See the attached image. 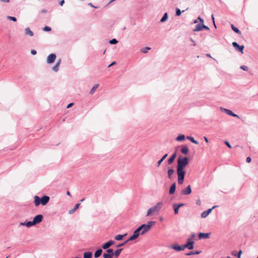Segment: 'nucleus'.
<instances>
[{
  "instance_id": "f257e3e1",
  "label": "nucleus",
  "mask_w": 258,
  "mask_h": 258,
  "mask_svg": "<svg viewBox=\"0 0 258 258\" xmlns=\"http://www.w3.org/2000/svg\"><path fill=\"white\" fill-rule=\"evenodd\" d=\"M189 159L187 157L179 156L177 160V174L178 183L182 184L184 180L186 171L184 168L188 164Z\"/></svg>"
},
{
  "instance_id": "f03ea898",
  "label": "nucleus",
  "mask_w": 258,
  "mask_h": 258,
  "mask_svg": "<svg viewBox=\"0 0 258 258\" xmlns=\"http://www.w3.org/2000/svg\"><path fill=\"white\" fill-rule=\"evenodd\" d=\"M163 203L161 202H158L154 206L150 208L147 211L146 216H148L154 213H157L159 211L161 208Z\"/></svg>"
},
{
  "instance_id": "7ed1b4c3",
  "label": "nucleus",
  "mask_w": 258,
  "mask_h": 258,
  "mask_svg": "<svg viewBox=\"0 0 258 258\" xmlns=\"http://www.w3.org/2000/svg\"><path fill=\"white\" fill-rule=\"evenodd\" d=\"M194 243L195 242L192 240H191V238H188L187 239V242L185 244H183V248L185 249V248H188L189 250H191L194 247Z\"/></svg>"
},
{
  "instance_id": "20e7f679",
  "label": "nucleus",
  "mask_w": 258,
  "mask_h": 258,
  "mask_svg": "<svg viewBox=\"0 0 258 258\" xmlns=\"http://www.w3.org/2000/svg\"><path fill=\"white\" fill-rule=\"evenodd\" d=\"M43 216L41 214L37 215L33 218V221L35 225L41 223L42 221Z\"/></svg>"
},
{
  "instance_id": "39448f33",
  "label": "nucleus",
  "mask_w": 258,
  "mask_h": 258,
  "mask_svg": "<svg viewBox=\"0 0 258 258\" xmlns=\"http://www.w3.org/2000/svg\"><path fill=\"white\" fill-rule=\"evenodd\" d=\"M56 55L55 53H51L48 55L47 57V63L50 64L52 63L55 60Z\"/></svg>"
},
{
  "instance_id": "423d86ee",
  "label": "nucleus",
  "mask_w": 258,
  "mask_h": 258,
  "mask_svg": "<svg viewBox=\"0 0 258 258\" xmlns=\"http://www.w3.org/2000/svg\"><path fill=\"white\" fill-rule=\"evenodd\" d=\"M216 207V206H214L212 208L209 209L207 210L204 211L201 214V217L202 218H206L212 212V210Z\"/></svg>"
},
{
  "instance_id": "0eeeda50",
  "label": "nucleus",
  "mask_w": 258,
  "mask_h": 258,
  "mask_svg": "<svg viewBox=\"0 0 258 258\" xmlns=\"http://www.w3.org/2000/svg\"><path fill=\"white\" fill-rule=\"evenodd\" d=\"M115 242L112 240H110L104 243L101 246L102 248L104 249H107L108 248H109L111 245L114 244Z\"/></svg>"
},
{
  "instance_id": "6e6552de",
  "label": "nucleus",
  "mask_w": 258,
  "mask_h": 258,
  "mask_svg": "<svg viewBox=\"0 0 258 258\" xmlns=\"http://www.w3.org/2000/svg\"><path fill=\"white\" fill-rule=\"evenodd\" d=\"M140 235V233L136 229L132 236L127 239V241H132L136 239Z\"/></svg>"
},
{
  "instance_id": "1a4fd4ad",
  "label": "nucleus",
  "mask_w": 258,
  "mask_h": 258,
  "mask_svg": "<svg viewBox=\"0 0 258 258\" xmlns=\"http://www.w3.org/2000/svg\"><path fill=\"white\" fill-rule=\"evenodd\" d=\"M171 248L177 251H180L184 249L183 245H179L177 244L172 245Z\"/></svg>"
},
{
  "instance_id": "9d476101",
  "label": "nucleus",
  "mask_w": 258,
  "mask_h": 258,
  "mask_svg": "<svg viewBox=\"0 0 258 258\" xmlns=\"http://www.w3.org/2000/svg\"><path fill=\"white\" fill-rule=\"evenodd\" d=\"M210 233H203L200 232L198 234V237L200 239H208L210 237Z\"/></svg>"
},
{
  "instance_id": "9b49d317",
  "label": "nucleus",
  "mask_w": 258,
  "mask_h": 258,
  "mask_svg": "<svg viewBox=\"0 0 258 258\" xmlns=\"http://www.w3.org/2000/svg\"><path fill=\"white\" fill-rule=\"evenodd\" d=\"M41 200L42 201V205L45 206L49 202L50 198L48 196L44 195L41 198Z\"/></svg>"
},
{
  "instance_id": "f8f14e48",
  "label": "nucleus",
  "mask_w": 258,
  "mask_h": 258,
  "mask_svg": "<svg viewBox=\"0 0 258 258\" xmlns=\"http://www.w3.org/2000/svg\"><path fill=\"white\" fill-rule=\"evenodd\" d=\"M191 192V186L188 185L184 189L181 191V194L183 195H188Z\"/></svg>"
},
{
  "instance_id": "ddd939ff",
  "label": "nucleus",
  "mask_w": 258,
  "mask_h": 258,
  "mask_svg": "<svg viewBox=\"0 0 258 258\" xmlns=\"http://www.w3.org/2000/svg\"><path fill=\"white\" fill-rule=\"evenodd\" d=\"M35 224L33 221H26L24 222H21L20 223V226H25L27 227H30L33 226H34Z\"/></svg>"
},
{
  "instance_id": "4468645a",
  "label": "nucleus",
  "mask_w": 258,
  "mask_h": 258,
  "mask_svg": "<svg viewBox=\"0 0 258 258\" xmlns=\"http://www.w3.org/2000/svg\"><path fill=\"white\" fill-rule=\"evenodd\" d=\"M34 203L35 205V206H38L40 205H42V201L41 200V198L37 196H35L34 197Z\"/></svg>"
},
{
  "instance_id": "2eb2a0df",
  "label": "nucleus",
  "mask_w": 258,
  "mask_h": 258,
  "mask_svg": "<svg viewBox=\"0 0 258 258\" xmlns=\"http://www.w3.org/2000/svg\"><path fill=\"white\" fill-rule=\"evenodd\" d=\"M180 152L184 155H187L189 152L188 147L186 145H182Z\"/></svg>"
},
{
  "instance_id": "dca6fc26",
  "label": "nucleus",
  "mask_w": 258,
  "mask_h": 258,
  "mask_svg": "<svg viewBox=\"0 0 258 258\" xmlns=\"http://www.w3.org/2000/svg\"><path fill=\"white\" fill-rule=\"evenodd\" d=\"M204 21L202 20L201 23H200L198 25L196 26L195 28L193 30V31L194 32H197V31H200L202 30V26L203 23H204Z\"/></svg>"
},
{
  "instance_id": "f3484780",
  "label": "nucleus",
  "mask_w": 258,
  "mask_h": 258,
  "mask_svg": "<svg viewBox=\"0 0 258 258\" xmlns=\"http://www.w3.org/2000/svg\"><path fill=\"white\" fill-rule=\"evenodd\" d=\"M142 227L143 228V230L141 232V235H144L146 234L148 231L150 230V228L148 227L146 224H142Z\"/></svg>"
},
{
  "instance_id": "a211bd4d",
  "label": "nucleus",
  "mask_w": 258,
  "mask_h": 258,
  "mask_svg": "<svg viewBox=\"0 0 258 258\" xmlns=\"http://www.w3.org/2000/svg\"><path fill=\"white\" fill-rule=\"evenodd\" d=\"M232 46L235 48L236 50L242 53V45H239L236 42H232Z\"/></svg>"
},
{
  "instance_id": "6ab92c4d",
  "label": "nucleus",
  "mask_w": 258,
  "mask_h": 258,
  "mask_svg": "<svg viewBox=\"0 0 258 258\" xmlns=\"http://www.w3.org/2000/svg\"><path fill=\"white\" fill-rule=\"evenodd\" d=\"M177 156L176 152H175L168 159V164L169 165L171 164L174 161L176 157Z\"/></svg>"
},
{
  "instance_id": "aec40b11",
  "label": "nucleus",
  "mask_w": 258,
  "mask_h": 258,
  "mask_svg": "<svg viewBox=\"0 0 258 258\" xmlns=\"http://www.w3.org/2000/svg\"><path fill=\"white\" fill-rule=\"evenodd\" d=\"M176 190V183H173L170 187L169 194L170 195H173L175 193Z\"/></svg>"
},
{
  "instance_id": "412c9836",
  "label": "nucleus",
  "mask_w": 258,
  "mask_h": 258,
  "mask_svg": "<svg viewBox=\"0 0 258 258\" xmlns=\"http://www.w3.org/2000/svg\"><path fill=\"white\" fill-rule=\"evenodd\" d=\"M231 253L233 255L236 256L237 258H240L242 253V250L239 249L238 251L233 250L232 251Z\"/></svg>"
},
{
  "instance_id": "4be33fe9",
  "label": "nucleus",
  "mask_w": 258,
  "mask_h": 258,
  "mask_svg": "<svg viewBox=\"0 0 258 258\" xmlns=\"http://www.w3.org/2000/svg\"><path fill=\"white\" fill-rule=\"evenodd\" d=\"M102 251L103 250L101 248H98L94 252V257H99L101 255Z\"/></svg>"
},
{
  "instance_id": "5701e85b",
  "label": "nucleus",
  "mask_w": 258,
  "mask_h": 258,
  "mask_svg": "<svg viewBox=\"0 0 258 258\" xmlns=\"http://www.w3.org/2000/svg\"><path fill=\"white\" fill-rule=\"evenodd\" d=\"M221 110L223 112H224L227 114L230 115V116H232L233 114V112L231 110L228 109L221 107Z\"/></svg>"
},
{
  "instance_id": "b1692460",
  "label": "nucleus",
  "mask_w": 258,
  "mask_h": 258,
  "mask_svg": "<svg viewBox=\"0 0 258 258\" xmlns=\"http://www.w3.org/2000/svg\"><path fill=\"white\" fill-rule=\"evenodd\" d=\"M80 205V203H78L75 205L74 208L70 210L69 211V214H73L79 207Z\"/></svg>"
},
{
  "instance_id": "393cba45",
  "label": "nucleus",
  "mask_w": 258,
  "mask_h": 258,
  "mask_svg": "<svg viewBox=\"0 0 258 258\" xmlns=\"http://www.w3.org/2000/svg\"><path fill=\"white\" fill-rule=\"evenodd\" d=\"M168 156V154H165L157 163V166L159 167L162 162L166 159V158Z\"/></svg>"
},
{
  "instance_id": "a878e982",
  "label": "nucleus",
  "mask_w": 258,
  "mask_h": 258,
  "mask_svg": "<svg viewBox=\"0 0 258 258\" xmlns=\"http://www.w3.org/2000/svg\"><path fill=\"white\" fill-rule=\"evenodd\" d=\"M92 252L91 251L85 252L83 254V258H92Z\"/></svg>"
},
{
  "instance_id": "bb28decb",
  "label": "nucleus",
  "mask_w": 258,
  "mask_h": 258,
  "mask_svg": "<svg viewBox=\"0 0 258 258\" xmlns=\"http://www.w3.org/2000/svg\"><path fill=\"white\" fill-rule=\"evenodd\" d=\"M25 33L26 35H29L30 36L34 35V33L29 28H26L25 29Z\"/></svg>"
},
{
  "instance_id": "cd10ccee",
  "label": "nucleus",
  "mask_w": 258,
  "mask_h": 258,
  "mask_svg": "<svg viewBox=\"0 0 258 258\" xmlns=\"http://www.w3.org/2000/svg\"><path fill=\"white\" fill-rule=\"evenodd\" d=\"M185 136L184 135H178L176 138V140L178 141V142H182L183 141H184L185 140Z\"/></svg>"
},
{
  "instance_id": "c85d7f7f",
  "label": "nucleus",
  "mask_w": 258,
  "mask_h": 258,
  "mask_svg": "<svg viewBox=\"0 0 258 258\" xmlns=\"http://www.w3.org/2000/svg\"><path fill=\"white\" fill-rule=\"evenodd\" d=\"M127 235L126 233L124 234H123V235H121V234H118L116 236H115V239L116 240H117V241H120V240H121L123 237L126 236Z\"/></svg>"
},
{
  "instance_id": "c756f323",
  "label": "nucleus",
  "mask_w": 258,
  "mask_h": 258,
  "mask_svg": "<svg viewBox=\"0 0 258 258\" xmlns=\"http://www.w3.org/2000/svg\"><path fill=\"white\" fill-rule=\"evenodd\" d=\"M201 252H202L201 251H198V250L195 251H189L188 253H186L185 255H187V256H189V255H194V254H199L201 253Z\"/></svg>"
},
{
  "instance_id": "7c9ffc66",
  "label": "nucleus",
  "mask_w": 258,
  "mask_h": 258,
  "mask_svg": "<svg viewBox=\"0 0 258 258\" xmlns=\"http://www.w3.org/2000/svg\"><path fill=\"white\" fill-rule=\"evenodd\" d=\"M186 139L189 140L191 143L194 144H195L196 145L199 144V142L197 140H195L194 138H193L192 137L187 136Z\"/></svg>"
},
{
  "instance_id": "2f4dec72",
  "label": "nucleus",
  "mask_w": 258,
  "mask_h": 258,
  "mask_svg": "<svg viewBox=\"0 0 258 258\" xmlns=\"http://www.w3.org/2000/svg\"><path fill=\"white\" fill-rule=\"evenodd\" d=\"M122 248H119L115 250L114 252V255L115 257H117L122 250Z\"/></svg>"
},
{
  "instance_id": "473e14b6",
  "label": "nucleus",
  "mask_w": 258,
  "mask_h": 258,
  "mask_svg": "<svg viewBox=\"0 0 258 258\" xmlns=\"http://www.w3.org/2000/svg\"><path fill=\"white\" fill-rule=\"evenodd\" d=\"M174 173V170L172 168H169L168 170V177L171 179L172 175Z\"/></svg>"
},
{
  "instance_id": "72a5a7b5",
  "label": "nucleus",
  "mask_w": 258,
  "mask_h": 258,
  "mask_svg": "<svg viewBox=\"0 0 258 258\" xmlns=\"http://www.w3.org/2000/svg\"><path fill=\"white\" fill-rule=\"evenodd\" d=\"M168 13H165L164 14V15L162 17V18L161 19L160 22L163 23V22H165L168 19Z\"/></svg>"
},
{
  "instance_id": "f704fd0d",
  "label": "nucleus",
  "mask_w": 258,
  "mask_h": 258,
  "mask_svg": "<svg viewBox=\"0 0 258 258\" xmlns=\"http://www.w3.org/2000/svg\"><path fill=\"white\" fill-rule=\"evenodd\" d=\"M231 28L236 33L240 34L241 32L239 31V30L236 27H235L233 24L231 25Z\"/></svg>"
},
{
  "instance_id": "c9c22d12",
  "label": "nucleus",
  "mask_w": 258,
  "mask_h": 258,
  "mask_svg": "<svg viewBox=\"0 0 258 258\" xmlns=\"http://www.w3.org/2000/svg\"><path fill=\"white\" fill-rule=\"evenodd\" d=\"M99 86V85L98 84H95L92 88V89H91L90 91V94H93L94 93V92H95L96 89Z\"/></svg>"
},
{
  "instance_id": "e433bc0d",
  "label": "nucleus",
  "mask_w": 258,
  "mask_h": 258,
  "mask_svg": "<svg viewBox=\"0 0 258 258\" xmlns=\"http://www.w3.org/2000/svg\"><path fill=\"white\" fill-rule=\"evenodd\" d=\"M156 222L155 221H149L147 222V224H146V225L149 227V228L151 229V228L152 227V226L153 225H154L155 224H156Z\"/></svg>"
},
{
  "instance_id": "4c0bfd02",
  "label": "nucleus",
  "mask_w": 258,
  "mask_h": 258,
  "mask_svg": "<svg viewBox=\"0 0 258 258\" xmlns=\"http://www.w3.org/2000/svg\"><path fill=\"white\" fill-rule=\"evenodd\" d=\"M114 256V255H112V254H109L106 252H104L103 254V258H112Z\"/></svg>"
},
{
  "instance_id": "58836bf2",
  "label": "nucleus",
  "mask_w": 258,
  "mask_h": 258,
  "mask_svg": "<svg viewBox=\"0 0 258 258\" xmlns=\"http://www.w3.org/2000/svg\"><path fill=\"white\" fill-rule=\"evenodd\" d=\"M173 209L174 210V214H177L178 213L179 208L176 206V204H173Z\"/></svg>"
},
{
  "instance_id": "ea45409f",
  "label": "nucleus",
  "mask_w": 258,
  "mask_h": 258,
  "mask_svg": "<svg viewBox=\"0 0 258 258\" xmlns=\"http://www.w3.org/2000/svg\"><path fill=\"white\" fill-rule=\"evenodd\" d=\"M151 49V48L150 47H148V46H146L144 48H143L141 50V51L142 52V53H146L147 52L148 50H149Z\"/></svg>"
},
{
  "instance_id": "a19ab883",
  "label": "nucleus",
  "mask_w": 258,
  "mask_h": 258,
  "mask_svg": "<svg viewBox=\"0 0 258 258\" xmlns=\"http://www.w3.org/2000/svg\"><path fill=\"white\" fill-rule=\"evenodd\" d=\"M184 12V11H182V12L180 11V10L179 8H176L175 10V14L176 16H179L181 15V13Z\"/></svg>"
},
{
  "instance_id": "79ce46f5",
  "label": "nucleus",
  "mask_w": 258,
  "mask_h": 258,
  "mask_svg": "<svg viewBox=\"0 0 258 258\" xmlns=\"http://www.w3.org/2000/svg\"><path fill=\"white\" fill-rule=\"evenodd\" d=\"M109 42L110 44H116L118 43V41L115 38H113L110 40Z\"/></svg>"
},
{
  "instance_id": "37998d69",
  "label": "nucleus",
  "mask_w": 258,
  "mask_h": 258,
  "mask_svg": "<svg viewBox=\"0 0 258 258\" xmlns=\"http://www.w3.org/2000/svg\"><path fill=\"white\" fill-rule=\"evenodd\" d=\"M106 253L112 254V255H114V250L112 248H109L106 249Z\"/></svg>"
},
{
  "instance_id": "c03bdc74",
  "label": "nucleus",
  "mask_w": 258,
  "mask_h": 258,
  "mask_svg": "<svg viewBox=\"0 0 258 258\" xmlns=\"http://www.w3.org/2000/svg\"><path fill=\"white\" fill-rule=\"evenodd\" d=\"M7 19H8L9 20L13 21L14 22H16L17 21V18L16 17H15L8 16L7 17Z\"/></svg>"
},
{
  "instance_id": "a18cd8bd",
  "label": "nucleus",
  "mask_w": 258,
  "mask_h": 258,
  "mask_svg": "<svg viewBox=\"0 0 258 258\" xmlns=\"http://www.w3.org/2000/svg\"><path fill=\"white\" fill-rule=\"evenodd\" d=\"M43 30L46 32H49L51 30V28L50 27L46 26L43 28Z\"/></svg>"
},
{
  "instance_id": "49530a36",
  "label": "nucleus",
  "mask_w": 258,
  "mask_h": 258,
  "mask_svg": "<svg viewBox=\"0 0 258 258\" xmlns=\"http://www.w3.org/2000/svg\"><path fill=\"white\" fill-rule=\"evenodd\" d=\"M58 69H59V65L58 64V63H56V64H55V66H54L53 67V68H52L54 72H57V71H58Z\"/></svg>"
},
{
  "instance_id": "de8ad7c7",
  "label": "nucleus",
  "mask_w": 258,
  "mask_h": 258,
  "mask_svg": "<svg viewBox=\"0 0 258 258\" xmlns=\"http://www.w3.org/2000/svg\"><path fill=\"white\" fill-rule=\"evenodd\" d=\"M128 241H127V240H125L124 242L117 244V245H116V247H119L122 246H123L124 245H125L126 243H127Z\"/></svg>"
},
{
  "instance_id": "09e8293b",
  "label": "nucleus",
  "mask_w": 258,
  "mask_h": 258,
  "mask_svg": "<svg viewBox=\"0 0 258 258\" xmlns=\"http://www.w3.org/2000/svg\"><path fill=\"white\" fill-rule=\"evenodd\" d=\"M136 230L140 233L141 234V231L143 230V228L142 227V225H140L139 227H138Z\"/></svg>"
},
{
  "instance_id": "8fccbe9b",
  "label": "nucleus",
  "mask_w": 258,
  "mask_h": 258,
  "mask_svg": "<svg viewBox=\"0 0 258 258\" xmlns=\"http://www.w3.org/2000/svg\"><path fill=\"white\" fill-rule=\"evenodd\" d=\"M203 29H205L206 30H210V28L208 26L205 25L204 23H203L202 26V30Z\"/></svg>"
},
{
  "instance_id": "3c124183",
  "label": "nucleus",
  "mask_w": 258,
  "mask_h": 258,
  "mask_svg": "<svg viewBox=\"0 0 258 258\" xmlns=\"http://www.w3.org/2000/svg\"><path fill=\"white\" fill-rule=\"evenodd\" d=\"M189 40L192 42V45L195 46H196V42L195 41V40L192 38H189Z\"/></svg>"
},
{
  "instance_id": "603ef678",
  "label": "nucleus",
  "mask_w": 258,
  "mask_h": 258,
  "mask_svg": "<svg viewBox=\"0 0 258 258\" xmlns=\"http://www.w3.org/2000/svg\"><path fill=\"white\" fill-rule=\"evenodd\" d=\"M31 53L32 54V55H35L36 53H37V51L36 50H35V49H32L31 50Z\"/></svg>"
},
{
  "instance_id": "864d4df0",
  "label": "nucleus",
  "mask_w": 258,
  "mask_h": 258,
  "mask_svg": "<svg viewBox=\"0 0 258 258\" xmlns=\"http://www.w3.org/2000/svg\"><path fill=\"white\" fill-rule=\"evenodd\" d=\"M184 205V204H183V203L176 204V206L179 208H180V207L183 206Z\"/></svg>"
},
{
  "instance_id": "5fc2aeb1",
  "label": "nucleus",
  "mask_w": 258,
  "mask_h": 258,
  "mask_svg": "<svg viewBox=\"0 0 258 258\" xmlns=\"http://www.w3.org/2000/svg\"><path fill=\"white\" fill-rule=\"evenodd\" d=\"M251 161V159L250 157H248L246 159V161L247 163H250Z\"/></svg>"
},
{
  "instance_id": "6e6d98bb",
  "label": "nucleus",
  "mask_w": 258,
  "mask_h": 258,
  "mask_svg": "<svg viewBox=\"0 0 258 258\" xmlns=\"http://www.w3.org/2000/svg\"><path fill=\"white\" fill-rule=\"evenodd\" d=\"M225 144L229 148H231L232 147L230 145V144L228 142V141H226L225 142Z\"/></svg>"
},
{
  "instance_id": "4d7b16f0",
  "label": "nucleus",
  "mask_w": 258,
  "mask_h": 258,
  "mask_svg": "<svg viewBox=\"0 0 258 258\" xmlns=\"http://www.w3.org/2000/svg\"><path fill=\"white\" fill-rule=\"evenodd\" d=\"M248 68L247 67L243 65V71H248Z\"/></svg>"
},
{
  "instance_id": "13d9d810",
  "label": "nucleus",
  "mask_w": 258,
  "mask_h": 258,
  "mask_svg": "<svg viewBox=\"0 0 258 258\" xmlns=\"http://www.w3.org/2000/svg\"><path fill=\"white\" fill-rule=\"evenodd\" d=\"M115 64H116V62L115 61H113L108 66V68H110V67L114 65Z\"/></svg>"
},
{
  "instance_id": "bf43d9fd",
  "label": "nucleus",
  "mask_w": 258,
  "mask_h": 258,
  "mask_svg": "<svg viewBox=\"0 0 258 258\" xmlns=\"http://www.w3.org/2000/svg\"><path fill=\"white\" fill-rule=\"evenodd\" d=\"M195 234L192 233L191 234L190 236L188 238H191V240H192V239L195 237Z\"/></svg>"
},
{
  "instance_id": "052dcab7",
  "label": "nucleus",
  "mask_w": 258,
  "mask_h": 258,
  "mask_svg": "<svg viewBox=\"0 0 258 258\" xmlns=\"http://www.w3.org/2000/svg\"><path fill=\"white\" fill-rule=\"evenodd\" d=\"M73 105H74V103H69V104L68 105V106H67V108H70V107H71Z\"/></svg>"
},
{
  "instance_id": "680f3d73",
  "label": "nucleus",
  "mask_w": 258,
  "mask_h": 258,
  "mask_svg": "<svg viewBox=\"0 0 258 258\" xmlns=\"http://www.w3.org/2000/svg\"><path fill=\"white\" fill-rule=\"evenodd\" d=\"M64 3V0H61L59 2V5H60V6H62L63 5Z\"/></svg>"
},
{
  "instance_id": "e2e57ef3",
  "label": "nucleus",
  "mask_w": 258,
  "mask_h": 258,
  "mask_svg": "<svg viewBox=\"0 0 258 258\" xmlns=\"http://www.w3.org/2000/svg\"><path fill=\"white\" fill-rule=\"evenodd\" d=\"M204 140L206 143H209V140L206 137H204Z\"/></svg>"
},
{
  "instance_id": "0e129e2a",
  "label": "nucleus",
  "mask_w": 258,
  "mask_h": 258,
  "mask_svg": "<svg viewBox=\"0 0 258 258\" xmlns=\"http://www.w3.org/2000/svg\"><path fill=\"white\" fill-rule=\"evenodd\" d=\"M47 12V10H45V9H43L41 11V13H45Z\"/></svg>"
},
{
  "instance_id": "69168bd1",
  "label": "nucleus",
  "mask_w": 258,
  "mask_h": 258,
  "mask_svg": "<svg viewBox=\"0 0 258 258\" xmlns=\"http://www.w3.org/2000/svg\"><path fill=\"white\" fill-rule=\"evenodd\" d=\"M197 19H198V20H199L200 21V23H201V21L202 20H204L203 19H202L200 17H199Z\"/></svg>"
},
{
  "instance_id": "338daca9",
  "label": "nucleus",
  "mask_w": 258,
  "mask_h": 258,
  "mask_svg": "<svg viewBox=\"0 0 258 258\" xmlns=\"http://www.w3.org/2000/svg\"><path fill=\"white\" fill-rule=\"evenodd\" d=\"M1 1L4 2V3H9L10 2V0H0Z\"/></svg>"
},
{
  "instance_id": "774afa93",
  "label": "nucleus",
  "mask_w": 258,
  "mask_h": 258,
  "mask_svg": "<svg viewBox=\"0 0 258 258\" xmlns=\"http://www.w3.org/2000/svg\"><path fill=\"white\" fill-rule=\"evenodd\" d=\"M60 62H61V59H59L57 60V62H56V63H58V64L59 66V65H60Z\"/></svg>"
}]
</instances>
